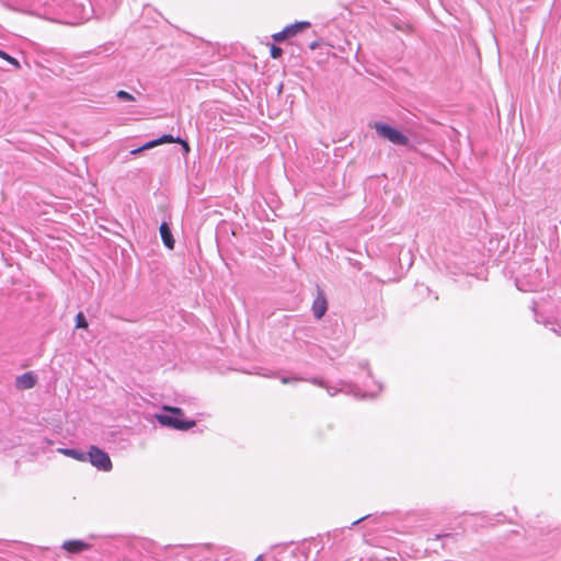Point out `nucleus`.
<instances>
[{"label": "nucleus", "instance_id": "423d86ee", "mask_svg": "<svg viewBox=\"0 0 561 561\" xmlns=\"http://www.w3.org/2000/svg\"><path fill=\"white\" fill-rule=\"evenodd\" d=\"M171 142H176V138H173L171 135H163V136H161L158 139H154V140H151V141L145 144L140 148L131 150V153L136 154V153H138V152H140L142 150L151 149V148H153V147H156L158 145L171 144Z\"/></svg>", "mask_w": 561, "mask_h": 561}, {"label": "nucleus", "instance_id": "20e7f679", "mask_svg": "<svg viewBox=\"0 0 561 561\" xmlns=\"http://www.w3.org/2000/svg\"><path fill=\"white\" fill-rule=\"evenodd\" d=\"M36 381V376L32 371H26L16 377L15 387L20 390L32 389Z\"/></svg>", "mask_w": 561, "mask_h": 561}, {"label": "nucleus", "instance_id": "f03ea898", "mask_svg": "<svg viewBox=\"0 0 561 561\" xmlns=\"http://www.w3.org/2000/svg\"><path fill=\"white\" fill-rule=\"evenodd\" d=\"M374 128L380 137L394 145L405 146L409 142V138L405 135L387 124L375 123Z\"/></svg>", "mask_w": 561, "mask_h": 561}, {"label": "nucleus", "instance_id": "f257e3e1", "mask_svg": "<svg viewBox=\"0 0 561 561\" xmlns=\"http://www.w3.org/2000/svg\"><path fill=\"white\" fill-rule=\"evenodd\" d=\"M163 411L170 414H157L156 419L162 426L171 427L179 431H187L196 425L194 420H185L182 409L171 405H163Z\"/></svg>", "mask_w": 561, "mask_h": 561}, {"label": "nucleus", "instance_id": "2eb2a0df", "mask_svg": "<svg viewBox=\"0 0 561 561\" xmlns=\"http://www.w3.org/2000/svg\"><path fill=\"white\" fill-rule=\"evenodd\" d=\"M283 54V49L278 46L272 45L271 47V56L276 59L279 58Z\"/></svg>", "mask_w": 561, "mask_h": 561}, {"label": "nucleus", "instance_id": "7ed1b4c3", "mask_svg": "<svg viewBox=\"0 0 561 561\" xmlns=\"http://www.w3.org/2000/svg\"><path fill=\"white\" fill-rule=\"evenodd\" d=\"M87 459L91 462L93 467L102 471L112 470V460L110 456L98 446H90L89 451L87 454Z\"/></svg>", "mask_w": 561, "mask_h": 561}, {"label": "nucleus", "instance_id": "f3484780", "mask_svg": "<svg viewBox=\"0 0 561 561\" xmlns=\"http://www.w3.org/2000/svg\"><path fill=\"white\" fill-rule=\"evenodd\" d=\"M254 561H265L263 556H257Z\"/></svg>", "mask_w": 561, "mask_h": 561}, {"label": "nucleus", "instance_id": "1a4fd4ad", "mask_svg": "<svg viewBox=\"0 0 561 561\" xmlns=\"http://www.w3.org/2000/svg\"><path fill=\"white\" fill-rule=\"evenodd\" d=\"M310 25L311 24L309 22L301 21V22H297V23L286 26L285 30H286L288 36L293 37V36L297 35L298 33H301V32L306 31L307 28H309Z\"/></svg>", "mask_w": 561, "mask_h": 561}, {"label": "nucleus", "instance_id": "4468645a", "mask_svg": "<svg viewBox=\"0 0 561 561\" xmlns=\"http://www.w3.org/2000/svg\"><path fill=\"white\" fill-rule=\"evenodd\" d=\"M116 96H117L119 100H123V101H134V100H135V98H134L130 93H128V92H126V91H124V90H119V91L116 93Z\"/></svg>", "mask_w": 561, "mask_h": 561}, {"label": "nucleus", "instance_id": "f8f14e48", "mask_svg": "<svg viewBox=\"0 0 561 561\" xmlns=\"http://www.w3.org/2000/svg\"><path fill=\"white\" fill-rule=\"evenodd\" d=\"M272 37L275 42H283L287 38H290L285 28L278 33L273 34Z\"/></svg>", "mask_w": 561, "mask_h": 561}, {"label": "nucleus", "instance_id": "0eeeda50", "mask_svg": "<svg viewBox=\"0 0 561 561\" xmlns=\"http://www.w3.org/2000/svg\"><path fill=\"white\" fill-rule=\"evenodd\" d=\"M328 309L325 297L320 293L312 304V312L317 319H321Z\"/></svg>", "mask_w": 561, "mask_h": 561}, {"label": "nucleus", "instance_id": "9b49d317", "mask_svg": "<svg viewBox=\"0 0 561 561\" xmlns=\"http://www.w3.org/2000/svg\"><path fill=\"white\" fill-rule=\"evenodd\" d=\"M76 328L79 329H87L88 328V321L82 312H79L76 316Z\"/></svg>", "mask_w": 561, "mask_h": 561}, {"label": "nucleus", "instance_id": "9d476101", "mask_svg": "<svg viewBox=\"0 0 561 561\" xmlns=\"http://www.w3.org/2000/svg\"><path fill=\"white\" fill-rule=\"evenodd\" d=\"M58 451L65 456L71 457L78 461H85L87 455L82 451H79L77 449H70V448H59Z\"/></svg>", "mask_w": 561, "mask_h": 561}, {"label": "nucleus", "instance_id": "6e6552de", "mask_svg": "<svg viewBox=\"0 0 561 561\" xmlns=\"http://www.w3.org/2000/svg\"><path fill=\"white\" fill-rule=\"evenodd\" d=\"M160 234H161V239L164 243V245L172 250L174 248V244H175V241L172 237V233H171V230L168 226L167 222H162L161 226H160Z\"/></svg>", "mask_w": 561, "mask_h": 561}, {"label": "nucleus", "instance_id": "a211bd4d", "mask_svg": "<svg viewBox=\"0 0 561 561\" xmlns=\"http://www.w3.org/2000/svg\"><path fill=\"white\" fill-rule=\"evenodd\" d=\"M289 382V379L288 378H283L282 379V383H288Z\"/></svg>", "mask_w": 561, "mask_h": 561}, {"label": "nucleus", "instance_id": "ddd939ff", "mask_svg": "<svg viewBox=\"0 0 561 561\" xmlns=\"http://www.w3.org/2000/svg\"><path fill=\"white\" fill-rule=\"evenodd\" d=\"M0 57L2 59H4V60L9 61L10 64L15 66L16 68H20V62L15 58L9 56L7 53L0 50Z\"/></svg>", "mask_w": 561, "mask_h": 561}, {"label": "nucleus", "instance_id": "dca6fc26", "mask_svg": "<svg viewBox=\"0 0 561 561\" xmlns=\"http://www.w3.org/2000/svg\"><path fill=\"white\" fill-rule=\"evenodd\" d=\"M176 142L180 144L184 150L185 153L190 152V146L186 140H183L181 138H176Z\"/></svg>", "mask_w": 561, "mask_h": 561}, {"label": "nucleus", "instance_id": "39448f33", "mask_svg": "<svg viewBox=\"0 0 561 561\" xmlns=\"http://www.w3.org/2000/svg\"><path fill=\"white\" fill-rule=\"evenodd\" d=\"M90 547L91 546L88 542L79 539L67 540L62 543V548L69 553H80L90 549Z\"/></svg>", "mask_w": 561, "mask_h": 561}]
</instances>
